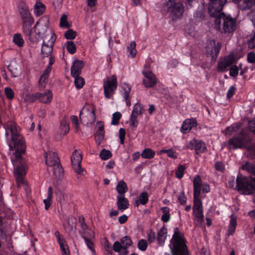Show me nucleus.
Wrapping results in <instances>:
<instances>
[{"mask_svg": "<svg viewBox=\"0 0 255 255\" xmlns=\"http://www.w3.org/2000/svg\"><path fill=\"white\" fill-rule=\"evenodd\" d=\"M46 9L45 5L40 1H36L34 6V13L36 16L42 15Z\"/></svg>", "mask_w": 255, "mask_h": 255, "instance_id": "obj_29", "label": "nucleus"}, {"mask_svg": "<svg viewBox=\"0 0 255 255\" xmlns=\"http://www.w3.org/2000/svg\"><path fill=\"white\" fill-rule=\"evenodd\" d=\"M186 148L190 150H195V153L197 155L206 152L207 148L205 143L201 140L193 139L190 140L186 145Z\"/></svg>", "mask_w": 255, "mask_h": 255, "instance_id": "obj_10", "label": "nucleus"}, {"mask_svg": "<svg viewBox=\"0 0 255 255\" xmlns=\"http://www.w3.org/2000/svg\"><path fill=\"white\" fill-rule=\"evenodd\" d=\"M80 120L85 125L94 123L96 121L95 108L90 104H86L80 113Z\"/></svg>", "mask_w": 255, "mask_h": 255, "instance_id": "obj_7", "label": "nucleus"}, {"mask_svg": "<svg viewBox=\"0 0 255 255\" xmlns=\"http://www.w3.org/2000/svg\"><path fill=\"white\" fill-rule=\"evenodd\" d=\"M48 77L42 75L38 81L39 89L41 90L45 87V85L47 83Z\"/></svg>", "mask_w": 255, "mask_h": 255, "instance_id": "obj_41", "label": "nucleus"}, {"mask_svg": "<svg viewBox=\"0 0 255 255\" xmlns=\"http://www.w3.org/2000/svg\"><path fill=\"white\" fill-rule=\"evenodd\" d=\"M166 153L168 157L171 158L176 159L178 158V153L172 148L167 149Z\"/></svg>", "mask_w": 255, "mask_h": 255, "instance_id": "obj_53", "label": "nucleus"}, {"mask_svg": "<svg viewBox=\"0 0 255 255\" xmlns=\"http://www.w3.org/2000/svg\"><path fill=\"white\" fill-rule=\"evenodd\" d=\"M137 117L135 116H132L130 115L129 120V125L134 128H137L138 124V122L137 120Z\"/></svg>", "mask_w": 255, "mask_h": 255, "instance_id": "obj_54", "label": "nucleus"}, {"mask_svg": "<svg viewBox=\"0 0 255 255\" xmlns=\"http://www.w3.org/2000/svg\"><path fill=\"white\" fill-rule=\"evenodd\" d=\"M236 90V88L234 86H231L227 92L226 97L227 99H230L235 94V92Z\"/></svg>", "mask_w": 255, "mask_h": 255, "instance_id": "obj_57", "label": "nucleus"}, {"mask_svg": "<svg viewBox=\"0 0 255 255\" xmlns=\"http://www.w3.org/2000/svg\"><path fill=\"white\" fill-rule=\"evenodd\" d=\"M135 46V42L134 41H132L131 42L130 45L127 47L128 51L132 57H135L136 54Z\"/></svg>", "mask_w": 255, "mask_h": 255, "instance_id": "obj_42", "label": "nucleus"}, {"mask_svg": "<svg viewBox=\"0 0 255 255\" xmlns=\"http://www.w3.org/2000/svg\"><path fill=\"white\" fill-rule=\"evenodd\" d=\"M160 9L163 15L169 14L173 20H176L182 17L184 6L179 0H164L160 4Z\"/></svg>", "mask_w": 255, "mask_h": 255, "instance_id": "obj_6", "label": "nucleus"}, {"mask_svg": "<svg viewBox=\"0 0 255 255\" xmlns=\"http://www.w3.org/2000/svg\"><path fill=\"white\" fill-rule=\"evenodd\" d=\"M142 73L144 76L142 81L143 85L147 88L154 87L156 84V79L154 74L150 71H143Z\"/></svg>", "mask_w": 255, "mask_h": 255, "instance_id": "obj_15", "label": "nucleus"}, {"mask_svg": "<svg viewBox=\"0 0 255 255\" xmlns=\"http://www.w3.org/2000/svg\"><path fill=\"white\" fill-rule=\"evenodd\" d=\"M5 135H9L8 142L9 148L14 152L11 160L14 166V173L19 180L22 183V177L25 175L26 160L22 157L26 149V144L23 136L20 134L19 127L14 122L8 123L5 127Z\"/></svg>", "mask_w": 255, "mask_h": 255, "instance_id": "obj_1", "label": "nucleus"}, {"mask_svg": "<svg viewBox=\"0 0 255 255\" xmlns=\"http://www.w3.org/2000/svg\"><path fill=\"white\" fill-rule=\"evenodd\" d=\"M167 229L164 226L160 229L157 233V241L160 246H163L165 239H166V234Z\"/></svg>", "mask_w": 255, "mask_h": 255, "instance_id": "obj_26", "label": "nucleus"}, {"mask_svg": "<svg viewBox=\"0 0 255 255\" xmlns=\"http://www.w3.org/2000/svg\"><path fill=\"white\" fill-rule=\"evenodd\" d=\"M100 158L104 160H107L112 156V153L110 150L103 149L100 153Z\"/></svg>", "mask_w": 255, "mask_h": 255, "instance_id": "obj_40", "label": "nucleus"}, {"mask_svg": "<svg viewBox=\"0 0 255 255\" xmlns=\"http://www.w3.org/2000/svg\"><path fill=\"white\" fill-rule=\"evenodd\" d=\"M178 200L181 205H184L186 204L187 202V198L184 194V191L183 190L179 195L178 197Z\"/></svg>", "mask_w": 255, "mask_h": 255, "instance_id": "obj_56", "label": "nucleus"}, {"mask_svg": "<svg viewBox=\"0 0 255 255\" xmlns=\"http://www.w3.org/2000/svg\"><path fill=\"white\" fill-rule=\"evenodd\" d=\"M69 124L65 119H62L60 123V127L56 136L57 140H60L64 135H66L69 131Z\"/></svg>", "mask_w": 255, "mask_h": 255, "instance_id": "obj_17", "label": "nucleus"}, {"mask_svg": "<svg viewBox=\"0 0 255 255\" xmlns=\"http://www.w3.org/2000/svg\"><path fill=\"white\" fill-rule=\"evenodd\" d=\"M60 26L62 28H69L70 25L67 21V16L66 14H63L60 18Z\"/></svg>", "mask_w": 255, "mask_h": 255, "instance_id": "obj_46", "label": "nucleus"}, {"mask_svg": "<svg viewBox=\"0 0 255 255\" xmlns=\"http://www.w3.org/2000/svg\"><path fill=\"white\" fill-rule=\"evenodd\" d=\"M215 168L217 170L223 172L225 170V165L222 162L217 161L215 163Z\"/></svg>", "mask_w": 255, "mask_h": 255, "instance_id": "obj_62", "label": "nucleus"}, {"mask_svg": "<svg viewBox=\"0 0 255 255\" xmlns=\"http://www.w3.org/2000/svg\"><path fill=\"white\" fill-rule=\"evenodd\" d=\"M73 77L74 78V79H75L74 84H75L76 89H81L83 87V86L85 84L84 79L82 77H80V76H78V77Z\"/></svg>", "mask_w": 255, "mask_h": 255, "instance_id": "obj_38", "label": "nucleus"}, {"mask_svg": "<svg viewBox=\"0 0 255 255\" xmlns=\"http://www.w3.org/2000/svg\"><path fill=\"white\" fill-rule=\"evenodd\" d=\"M12 41L15 45L19 47H22L24 45V39L20 33L14 34L13 36Z\"/></svg>", "mask_w": 255, "mask_h": 255, "instance_id": "obj_36", "label": "nucleus"}, {"mask_svg": "<svg viewBox=\"0 0 255 255\" xmlns=\"http://www.w3.org/2000/svg\"><path fill=\"white\" fill-rule=\"evenodd\" d=\"M148 241L149 243H151L154 242L156 239L155 233L152 230H150V232L147 235Z\"/></svg>", "mask_w": 255, "mask_h": 255, "instance_id": "obj_63", "label": "nucleus"}, {"mask_svg": "<svg viewBox=\"0 0 255 255\" xmlns=\"http://www.w3.org/2000/svg\"><path fill=\"white\" fill-rule=\"evenodd\" d=\"M245 128H248L251 133L252 134L253 133L255 135V119L250 121L248 127Z\"/></svg>", "mask_w": 255, "mask_h": 255, "instance_id": "obj_55", "label": "nucleus"}, {"mask_svg": "<svg viewBox=\"0 0 255 255\" xmlns=\"http://www.w3.org/2000/svg\"><path fill=\"white\" fill-rule=\"evenodd\" d=\"M210 44L211 45H213L210 51V54L211 56V59L212 61H216L220 51L222 44L220 42H216L214 39L211 40Z\"/></svg>", "mask_w": 255, "mask_h": 255, "instance_id": "obj_19", "label": "nucleus"}, {"mask_svg": "<svg viewBox=\"0 0 255 255\" xmlns=\"http://www.w3.org/2000/svg\"><path fill=\"white\" fill-rule=\"evenodd\" d=\"M193 183L194 188L193 195L200 196L203 185L201 178L199 175H197L195 177L193 181Z\"/></svg>", "mask_w": 255, "mask_h": 255, "instance_id": "obj_22", "label": "nucleus"}, {"mask_svg": "<svg viewBox=\"0 0 255 255\" xmlns=\"http://www.w3.org/2000/svg\"><path fill=\"white\" fill-rule=\"evenodd\" d=\"M144 109L143 106L138 103L134 104L133 107V110L131 115L133 116L138 117L139 115H141L144 113Z\"/></svg>", "mask_w": 255, "mask_h": 255, "instance_id": "obj_32", "label": "nucleus"}, {"mask_svg": "<svg viewBox=\"0 0 255 255\" xmlns=\"http://www.w3.org/2000/svg\"><path fill=\"white\" fill-rule=\"evenodd\" d=\"M41 93L39 101L43 103H49L52 99V93L50 90H46Z\"/></svg>", "mask_w": 255, "mask_h": 255, "instance_id": "obj_31", "label": "nucleus"}, {"mask_svg": "<svg viewBox=\"0 0 255 255\" xmlns=\"http://www.w3.org/2000/svg\"><path fill=\"white\" fill-rule=\"evenodd\" d=\"M84 66L83 62L79 60L75 61L71 68V74L72 77H78L81 74Z\"/></svg>", "mask_w": 255, "mask_h": 255, "instance_id": "obj_20", "label": "nucleus"}, {"mask_svg": "<svg viewBox=\"0 0 255 255\" xmlns=\"http://www.w3.org/2000/svg\"><path fill=\"white\" fill-rule=\"evenodd\" d=\"M117 86L118 82L116 75L108 77L107 81L104 84V94L106 98L110 99L117 89Z\"/></svg>", "mask_w": 255, "mask_h": 255, "instance_id": "obj_9", "label": "nucleus"}, {"mask_svg": "<svg viewBox=\"0 0 255 255\" xmlns=\"http://www.w3.org/2000/svg\"><path fill=\"white\" fill-rule=\"evenodd\" d=\"M147 242L143 239L140 240L137 244L138 248L142 251H145L147 248Z\"/></svg>", "mask_w": 255, "mask_h": 255, "instance_id": "obj_51", "label": "nucleus"}, {"mask_svg": "<svg viewBox=\"0 0 255 255\" xmlns=\"http://www.w3.org/2000/svg\"><path fill=\"white\" fill-rule=\"evenodd\" d=\"M77 36V33L72 29L67 30L64 33L65 37L67 39L72 40L75 38Z\"/></svg>", "mask_w": 255, "mask_h": 255, "instance_id": "obj_44", "label": "nucleus"}, {"mask_svg": "<svg viewBox=\"0 0 255 255\" xmlns=\"http://www.w3.org/2000/svg\"><path fill=\"white\" fill-rule=\"evenodd\" d=\"M117 205L119 210L124 211L128 208L129 204L128 199L125 196H117Z\"/></svg>", "mask_w": 255, "mask_h": 255, "instance_id": "obj_23", "label": "nucleus"}, {"mask_svg": "<svg viewBox=\"0 0 255 255\" xmlns=\"http://www.w3.org/2000/svg\"><path fill=\"white\" fill-rule=\"evenodd\" d=\"M233 60L228 57H225L223 61L218 62V71L219 72H224L227 70V68L233 64Z\"/></svg>", "mask_w": 255, "mask_h": 255, "instance_id": "obj_21", "label": "nucleus"}, {"mask_svg": "<svg viewBox=\"0 0 255 255\" xmlns=\"http://www.w3.org/2000/svg\"><path fill=\"white\" fill-rule=\"evenodd\" d=\"M253 140V134L248 128H243L238 133L230 138L226 143L229 149L247 148Z\"/></svg>", "mask_w": 255, "mask_h": 255, "instance_id": "obj_4", "label": "nucleus"}, {"mask_svg": "<svg viewBox=\"0 0 255 255\" xmlns=\"http://www.w3.org/2000/svg\"><path fill=\"white\" fill-rule=\"evenodd\" d=\"M132 242L131 238L128 236L121 238L120 242L116 241L113 246V250L115 252H120L122 249H128L131 246Z\"/></svg>", "mask_w": 255, "mask_h": 255, "instance_id": "obj_14", "label": "nucleus"}, {"mask_svg": "<svg viewBox=\"0 0 255 255\" xmlns=\"http://www.w3.org/2000/svg\"><path fill=\"white\" fill-rule=\"evenodd\" d=\"M18 12L22 22L34 20L29 11L28 5L23 1H21L18 6Z\"/></svg>", "mask_w": 255, "mask_h": 255, "instance_id": "obj_11", "label": "nucleus"}, {"mask_svg": "<svg viewBox=\"0 0 255 255\" xmlns=\"http://www.w3.org/2000/svg\"><path fill=\"white\" fill-rule=\"evenodd\" d=\"M116 190L119 194L118 196H125V193L128 190L126 182L123 180L120 181L117 184Z\"/></svg>", "mask_w": 255, "mask_h": 255, "instance_id": "obj_30", "label": "nucleus"}, {"mask_svg": "<svg viewBox=\"0 0 255 255\" xmlns=\"http://www.w3.org/2000/svg\"><path fill=\"white\" fill-rule=\"evenodd\" d=\"M199 196L193 195V212L197 210H203L202 202L201 199H199Z\"/></svg>", "mask_w": 255, "mask_h": 255, "instance_id": "obj_34", "label": "nucleus"}, {"mask_svg": "<svg viewBox=\"0 0 255 255\" xmlns=\"http://www.w3.org/2000/svg\"><path fill=\"white\" fill-rule=\"evenodd\" d=\"M122 89L123 92L122 95L124 98H128L129 97V93L131 91L130 86L128 85H125L123 86Z\"/></svg>", "mask_w": 255, "mask_h": 255, "instance_id": "obj_49", "label": "nucleus"}, {"mask_svg": "<svg viewBox=\"0 0 255 255\" xmlns=\"http://www.w3.org/2000/svg\"><path fill=\"white\" fill-rule=\"evenodd\" d=\"M79 232L88 249L91 251L93 254H95V232L89 228L88 226L86 227L85 228L80 229Z\"/></svg>", "mask_w": 255, "mask_h": 255, "instance_id": "obj_8", "label": "nucleus"}, {"mask_svg": "<svg viewBox=\"0 0 255 255\" xmlns=\"http://www.w3.org/2000/svg\"><path fill=\"white\" fill-rule=\"evenodd\" d=\"M228 230V236H232L235 233L237 225V217L234 214L231 215Z\"/></svg>", "mask_w": 255, "mask_h": 255, "instance_id": "obj_25", "label": "nucleus"}, {"mask_svg": "<svg viewBox=\"0 0 255 255\" xmlns=\"http://www.w3.org/2000/svg\"><path fill=\"white\" fill-rule=\"evenodd\" d=\"M239 69L237 65H234L230 68L229 74L232 77H236L239 74Z\"/></svg>", "mask_w": 255, "mask_h": 255, "instance_id": "obj_52", "label": "nucleus"}, {"mask_svg": "<svg viewBox=\"0 0 255 255\" xmlns=\"http://www.w3.org/2000/svg\"><path fill=\"white\" fill-rule=\"evenodd\" d=\"M236 2L240 3L241 8L249 9L255 5V0H232Z\"/></svg>", "mask_w": 255, "mask_h": 255, "instance_id": "obj_28", "label": "nucleus"}, {"mask_svg": "<svg viewBox=\"0 0 255 255\" xmlns=\"http://www.w3.org/2000/svg\"><path fill=\"white\" fill-rule=\"evenodd\" d=\"M241 127L240 123H234L231 126L226 128L223 131L225 135H231L234 132L238 131Z\"/></svg>", "mask_w": 255, "mask_h": 255, "instance_id": "obj_27", "label": "nucleus"}, {"mask_svg": "<svg viewBox=\"0 0 255 255\" xmlns=\"http://www.w3.org/2000/svg\"><path fill=\"white\" fill-rule=\"evenodd\" d=\"M55 236L57 239L58 244L60 246L66 244V240L62 235H61L58 231H56L55 232Z\"/></svg>", "mask_w": 255, "mask_h": 255, "instance_id": "obj_45", "label": "nucleus"}, {"mask_svg": "<svg viewBox=\"0 0 255 255\" xmlns=\"http://www.w3.org/2000/svg\"><path fill=\"white\" fill-rule=\"evenodd\" d=\"M66 47L67 50L71 54L76 52V45L73 41H68L66 43Z\"/></svg>", "mask_w": 255, "mask_h": 255, "instance_id": "obj_39", "label": "nucleus"}, {"mask_svg": "<svg viewBox=\"0 0 255 255\" xmlns=\"http://www.w3.org/2000/svg\"><path fill=\"white\" fill-rule=\"evenodd\" d=\"M34 23V20L22 22V30L23 33L31 40L32 33L31 26Z\"/></svg>", "mask_w": 255, "mask_h": 255, "instance_id": "obj_24", "label": "nucleus"}, {"mask_svg": "<svg viewBox=\"0 0 255 255\" xmlns=\"http://www.w3.org/2000/svg\"><path fill=\"white\" fill-rule=\"evenodd\" d=\"M82 159L81 152L77 149L75 150L71 155V161L73 168L78 174H80L83 170L81 166Z\"/></svg>", "mask_w": 255, "mask_h": 255, "instance_id": "obj_12", "label": "nucleus"}, {"mask_svg": "<svg viewBox=\"0 0 255 255\" xmlns=\"http://www.w3.org/2000/svg\"><path fill=\"white\" fill-rule=\"evenodd\" d=\"M193 214L198 219L199 221L202 222L203 221L204 215L203 210H197L193 212Z\"/></svg>", "mask_w": 255, "mask_h": 255, "instance_id": "obj_59", "label": "nucleus"}, {"mask_svg": "<svg viewBox=\"0 0 255 255\" xmlns=\"http://www.w3.org/2000/svg\"><path fill=\"white\" fill-rule=\"evenodd\" d=\"M197 126V122L196 119H187L183 122L180 131L183 133L186 134L189 133L193 128Z\"/></svg>", "mask_w": 255, "mask_h": 255, "instance_id": "obj_16", "label": "nucleus"}, {"mask_svg": "<svg viewBox=\"0 0 255 255\" xmlns=\"http://www.w3.org/2000/svg\"><path fill=\"white\" fill-rule=\"evenodd\" d=\"M247 59L248 62L250 63H255V53L253 52H251L248 54Z\"/></svg>", "mask_w": 255, "mask_h": 255, "instance_id": "obj_64", "label": "nucleus"}, {"mask_svg": "<svg viewBox=\"0 0 255 255\" xmlns=\"http://www.w3.org/2000/svg\"><path fill=\"white\" fill-rule=\"evenodd\" d=\"M170 242L169 247L172 255H189L184 235L177 227L174 229V234Z\"/></svg>", "mask_w": 255, "mask_h": 255, "instance_id": "obj_5", "label": "nucleus"}, {"mask_svg": "<svg viewBox=\"0 0 255 255\" xmlns=\"http://www.w3.org/2000/svg\"><path fill=\"white\" fill-rule=\"evenodd\" d=\"M60 248L62 255H69L70 252L67 244L60 246Z\"/></svg>", "mask_w": 255, "mask_h": 255, "instance_id": "obj_61", "label": "nucleus"}, {"mask_svg": "<svg viewBox=\"0 0 255 255\" xmlns=\"http://www.w3.org/2000/svg\"><path fill=\"white\" fill-rule=\"evenodd\" d=\"M45 161L47 166H53L60 162V159L56 152L49 151L45 154Z\"/></svg>", "mask_w": 255, "mask_h": 255, "instance_id": "obj_18", "label": "nucleus"}, {"mask_svg": "<svg viewBox=\"0 0 255 255\" xmlns=\"http://www.w3.org/2000/svg\"><path fill=\"white\" fill-rule=\"evenodd\" d=\"M126 135V131L124 128H121L119 130V138L120 139V143L124 144L125 143V139Z\"/></svg>", "mask_w": 255, "mask_h": 255, "instance_id": "obj_60", "label": "nucleus"}, {"mask_svg": "<svg viewBox=\"0 0 255 255\" xmlns=\"http://www.w3.org/2000/svg\"><path fill=\"white\" fill-rule=\"evenodd\" d=\"M41 96V93L39 92H36L33 94L29 95L28 97V101L29 102L33 103L35 101L39 100V98Z\"/></svg>", "mask_w": 255, "mask_h": 255, "instance_id": "obj_50", "label": "nucleus"}, {"mask_svg": "<svg viewBox=\"0 0 255 255\" xmlns=\"http://www.w3.org/2000/svg\"><path fill=\"white\" fill-rule=\"evenodd\" d=\"M211 3L208 8V13L214 22V28L217 30L222 28L225 33H231L236 29V20L230 15H226L222 12L227 0H210Z\"/></svg>", "mask_w": 255, "mask_h": 255, "instance_id": "obj_2", "label": "nucleus"}, {"mask_svg": "<svg viewBox=\"0 0 255 255\" xmlns=\"http://www.w3.org/2000/svg\"><path fill=\"white\" fill-rule=\"evenodd\" d=\"M53 167V173L58 179H61L63 177L64 170L60 164V162L52 166Z\"/></svg>", "mask_w": 255, "mask_h": 255, "instance_id": "obj_33", "label": "nucleus"}, {"mask_svg": "<svg viewBox=\"0 0 255 255\" xmlns=\"http://www.w3.org/2000/svg\"><path fill=\"white\" fill-rule=\"evenodd\" d=\"M44 18L46 19L47 20V23H46L44 25L42 26V30L41 31H38L36 32L37 34L39 36L44 34L46 32L47 28H48V18L46 16H44V17H42V19H44Z\"/></svg>", "mask_w": 255, "mask_h": 255, "instance_id": "obj_58", "label": "nucleus"}, {"mask_svg": "<svg viewBox=\"0 0 255 255\" xmlns=\"http://www.w3.org/2000/svg\"><path fill=\"white\" fill-rule=\"evenodd\" d=\"M4 93L5 96L8 100H12L14 96V93L13 90L9 87H6L4 89Z\"/></svg>", "mask_w": 255, "mask_h": 255, "instance_id": "obj_48", "label": "nucleus"}, {"mask_svg": "<svg viewBox=\"0 0 255 255\" xmlns=\"http://www.w3.org/2000/svg\"><path fill=\"white\" fill-rule=\"evenodd\" d=\"M56 39V35L54 33H53L48 41V43L46 44L44 42L43 43L41 49L42 56L47 57L50 55L53 51V47Z\"/></svg>", "mask_w": 255, "mask_h": 255, "instance_id": "obj_13", "label": "nucleus"}, {"mask_svg": "<svg viewBox=\"0 0 255 255\" xmlns=\"http://www.w3.org/2000/svg\"><path fill=\"white\" fill-rule=\"evenodd\" d=\"M186 167L184 165H179L176 171L175 176L177 178L181 179L183 177Z\"/></svg>", "mask_w": 255, "mask_h": 255, "instance_id": "obj_43", "label": "nucleus"}, {"mask_svg": "<svg viewBox=\"0 0 255 255\" xmlns=\"http://www.w3.org/2000/svg\"><path fill=\"white\" fill-rule=\"evenodd\" d=\"M138 200L141 204L143 205L146 204L149 200V195L147 192H142L140 193L138 196Z\"/></svg>", "mask_w": 255, "mask_h": 255, "instance_id": "obj_37", "label": "nucleus"}, {"mask_svg": "<svg viewBox=\"0 0 255 255\" xmlns=\"http://www.w3.org/2000/svg\"><path fill=\"white\" fill-rule=\"evenodd\" d=\"M122 117V114L120 112H115L113 114L112 125H117L119 123V121Z\"/></svg>", "mask_w": 255, "mask_h": 255, "instance_id": "obj_47", "label": "nucleus"}, {"mask_svg": "<svg viewBox=\"0 0 255 255\" xmlns=\"http://www.w3.org/2000/svg\"><path fill=\"white\" fill-rule=\"evenodd\" d=\"M247 156L255 159V146L248 147ZM241 169L247 171L250 176H245L239 173L236 178V188L238 191H242L244 195H251L255 192V164L247 161L242 165Z\"/></svg>", "mask_w": 255, "mask_h": 255, "instance_id": "obj_3", "label": "nucleus"}, {"mask_svg": "<svg viewBox=\"0 0 255 255\" xmlns=\"http://www.w3.org/2000/svg\"><path fill=\"white\" fill-rule=\"evenodd\" d=\"M155 151L150 148H145L141 154V156L142 158L148 159L153 158L155 156Z\"/></svg>", "mask_w": 255, "mask_h": 255, "instance_id": "obj_35", "label": "nucleus"}]
</instances>
